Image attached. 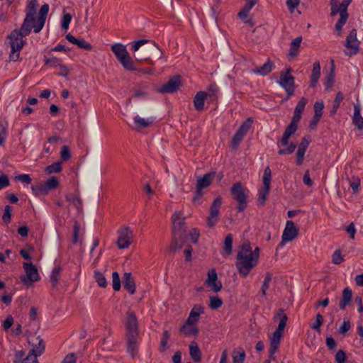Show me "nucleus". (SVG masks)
Wrapping results in <instances>:
<instances>
[{
	"label": "nucleus",
	"mask_w": 363,
	"mask_h": 363,
	"mask_svg": "<svg viewBox=\"0 0 363 363\" xmlns=\"http://www.w3.org/2000/svg\"><path fill=\"white\" fill-rule=\"evenodd\" d=\"M127 335H138V318L134 313H128L126 318L125 324Z\"/></svg>",
	"instance_id": "obj_21"
},
{
	"label": "nucleus",
	"mask_w": 363,
	"mask_h": 363,
	"mask_svg": "<svg viewBox=\"0 0 363 363\" xmlns=\"http://www.w3.org/2000/svg\"><path fill=\"white\" fill-rule=\"evenodd\" d=\"M45 65H48L50 67H57L60 65L61 60L55 57H45Z\"/></svg>",
	"instance_id": "obj_58"
},
{
	"label": "nucleus",
	"mask_w": 363,
	"mask_h": 363,
	"mask_svg": "<svg viewBox=\"0 0 363 363\" xmlns=\"http://www.w3.org/2000/svg\"><path fill=\"white\" fill-rule=\"evenodd\" d=\"M180 333L186 336L194 335L199 334V329L194 324H186V321L181 326Z\"/></svg>",
	"instance_id": "obj_34"
},
{
	"label": "nucleus",
	"mask_w": 363,
	"mask_h": 363,
	"mask_svg": "<svg viewBox=\"0 0 363 363\" xmlns=\"http://www.w3.org/2000/svg\"><path fill=\"white\" fill-rule=\"evenodd\" d=\"M119 236L117 240V245L120 249L128 248L132 243L133 232L128 227H123L118 231Z\"/></svg>",
	"instance_id": "obj_18"
},
{
	"label": "nucleus",
	"mask_w": 363,
	"mask_h": 363,
	"mask_svg": "<svg viewBox=\"0 0 363 363\" xmlns=\"http://www.w3.org/2000/svg\"><path fill=\"white\" fill-rule=\"evenodd\" d=\"M334 78L333 69H332L331 72L327 74L325 79L324 86L326 90H328L332 87L334 83Z\"/></svg>",
	"instance_id": "obj_55"
},
{
	"label": "nucleus",
	"mask_w": 363,
	"mask_h": 363,
	"mask_svg": "<svg viewBox=\"0 0 363 363\" xmlns=\"http://www.w3.org/2000/svg\"><path fill=\"white\" fill-rule=\"evenodd\" d=\"M38 6V0H30L26 9V17L22 23L23 29L26 30V28H30L31 30L36 22L35 14L37 7Z\"/></svg>",
	"instance_id": "obj_11"
},
{
	"label": "nucleus",
	"mask_w": 363,
	"mask_h": 363,
	"mask_svg": "<svg viewBox=\"0 0 363 363\" xmlns=\"http://www.w3.org/2000/svg\"><path fill=\"white\" fill-rule=\"evenodd\" d=\"M241 350L240 352H238L237 354L233 353V363H244L246 355L244 350L241 349Z\"/></svg>",
	"instance_id": "obj_57"
},
{
	"label": "nucleus",
	"mask_w": 363,
	"mask_h": 363,
	"mask_svg": "<svg viewBox=\"0 0 363 363\" xmlns=\"http://www.w3.org/2000/svg\"><path fill=\"white\" fill-rule=\"evenodd\" d=\"M170 338V335L168 330H164L160 342V351L164 352L167 348V342Z\"/></svg>",
	"instance_id": "obj_49"
},
{
	"label": "nucleus",
	"mask_w": 363,
	"mask_h": 363,
	"mask_svg": "<svg viewBox=\"0 0 363 363\" xmlns=\"http://www.w3.org/2000/svg\"><path fill=\"white\" fill-rule=\"evenodd\" d=\"M272 180V171L269 166L266 167L264 171L262 182L263 186L259 191V196L257 201L262 205L264 206L267 200V194L270 189V184Z\"/></svg>",
	"instance_id": "obj_12"
},
{
	"label": "nucleus",
	"mask_w": 363,
	"mask_h": 363,
	"mask_svg": "<svg viewBox=\"0 0 363 363\" xmlns=\"http://www.w3.org/2000/svg\"><path fill=\"white\" fill-rule=\"evenodd\" d=\"M23 25H21L19 30H13L9 35L10 40V46L11 52L10 57L12 60L16 61L19 57L18 52L23 48L26 44V41L23 40V37H26L31 33L32 30L30 28H26L27 30H22Z\"/></svg>",
	"instance_id": "obj_4"
},
{
	"label": "nucleus",
	"mask_w": 363,
	"mask_h": 363,
	"mask_svg": "<svg viewBox=\"0 0 363 363\" xmlns=\"http://www.w3.org/2000/svg\"><path fill=\"white\" fill-rule=\"evenodd\" d=\"M111 50L125 69L130 71L135 70L133 66V60L125 45L121 43L114 44L111 46Z\"/></svg>",
	"instance_id": "obj_6"
},
{
	"label": "nucleus",
	"mask_w": 363,
	"mask_h": 363,
	"mask_svg": "<svg viewBox=\"0 0 363 363\" xmlns=\"http://www.w3.org/2000/svg\"><path fill=\"white\" fill-rule=\"evenodd\" d=\"M123 284L124 288L130 294L135 293V283L130 272H125L123 276Z\"/></svg>",
	"instance_id": "obj_25"
},
{
	"label": "nucleus",
	"mask_w": 363,
	"mask_h": 363,
	"mask_svg": "<svg viewBox=\"0 0 363 363\" xmlns=\"http://www.w3.org/2000/svg\"><path fill=\"white\" fill-rule=\"evenodd\" d=\"M112 285L114 291H118L121 289V279L119 274L117 272H113L112 273Z\"/></svg>",
	"instance_id": "obj_51"
},
{
	"label": "nucleus",
	"mask_w": 363,
	"mask_h": 363,
	"mask_svg": "<svg viewBox=\"0 0 363 363\" xmlns=\"http://www.w3.org/2000/svg\"><path fill=\"white\" fill-rule=\"evenodd\" d=\"M138 335H127V350L133 357L137 352L138 345L137 338Z\"/></svg>",
	"instance_id": "obj_31"
},
{
	"label": "nucleus",
	"mask_w": 363,
	"mask_h": 363,
	"mask_svg": "<svg viewBox=\"0 0 363 363\" xmlns=\"http://www.w3.org/2000/svg\"><path fill=\"white\" fill-rule=\"evenodd\" d=\"M343 99H344L343 94L341 92H338L336 94V96H335V101H334V104H333V109L331 110V114L332 115L335 113V112L337 111V110L340 107L341 101H342Z\"/></svg>",
	"instance_id": "obj_53"
},
{
	"label": "nucleus",
	"mask_w": 363,
	"mask_h": 363,
	"mask_svg": "<svg viewBox=\"0 0 363 363\" xmlns=\"http://www.w3.org/2000/svg\"><path fill=\"white\" fill-rule=\"evenodd\" d=\"M153 121L154 119L152 118L145 119L141 118L138 115L134 117V123L136 129H141L149 127L150 125L153 123Z\"/></svg>",
	"instance_id": "obj_36"
},
{
	"label": "nucleus",
	"mask_w": 363,
	"mask_h": 363,
	"mask_svg": "<svg viewBox=\"0 0 363 363\" xmlns=\"http://www.w3.org/2000/svg\"><path fill=\"white\" fill-rule=\"evenodd\" d=\"M298 235V229L295 226L294 223L289 220L286 223V226L281 235V241L279 243L280 247H283L286 242H291Z\"/></svg>",
	"instance_id": "obj_15"
},
{
	"label": "nucleus",
	"mask_w": 363,
	"mask_h": 363,
	"mask_svg": "<svg viewBox=\"0 0 363 363\" xmlns=\"http://www.w3.org/2000/svg\"><path fill=\"white\" fill-rule=\"evenodd\" d=\"M352 298V291L350 288L346 287L343 289L342 297L339 303L341 310H345L347 306L350 305Z\"/></svg>",
	"instance_id": "obj_28"
},
{
	"label": "nucleus",
	"mask_w": 363,
	"mask_h": 363,
	"mask_svg": "<svg viewBox=\"0 0 363 363\" xmlns=\"http://www.w3.org/2000/svg\"><path fill=\"white\" fill-rule=\"evenodd\" d=\"M172 239L170 244L169 250L172 252H175L178 249L181 248L184 243L186 235L184 218L182 217L180 212H175L172 217Z\"/></svg>",
	"instance_id": "obj_2"
},
{
	"label": "nucleus",
	"mask_w": 363,
	"mask_h": 363,
	"mask_svg": "<svg viewBox=\"0 0 363 363\" xmlns=\"http://www.w3.org/2000/svg\"><path fill=\"white\" fill-rule=\"evenodd\" d=\"M308 103V99L305 97H301L298 101L294 111L302 113Z\"/></svg>",
	"instance_id": "obj_62"
},
{
	"label": "nucleus",
	"mask_w": 363,
	"mask_h": 363,
	"mask_svg": "<svg viewBox=\"0 0 363 363\" xmlns=\"http://www.w3.org/2000/svg\"><path fill=\"white\" fill-rule=\"evenodd\" d=\"M247 189L240 183L236 182L233 184L230 193L233 198L238 202L236 207L238 212L244 211L247 206Z\"/></svg>",
	"instance_id": "obj_7"
},
{
	"label": "nucleus",
	"mask_w": 363,
	"mask_h": 363,
	"mask_svg": "<svg viewBox=\"0 0 363 363\" xmlns=\"http://www.w3.org/2000/svg\"><path fill=\"white\" fill-rule=\"evenodd\" d=\"M23 268L26 274L21 275L20 279L23 284L31 286L33 282L40 280V277L38 269L32 262H24L23 264Z\"/></svg>",
	"instance_id": "obj_9"
},
{
	"label": "nucleus",
	"mask_w": 363,
	"mask_h": 363,
	"mask_svg": "<svg viewBox=\"0 0 363 363\" xmlns=\"http://www.w3.org/2000/svg\"><path fill=\"white\" fill-rule=\"evenodd\" d=\"M31 189H32L33 193L35 196L46 195V194H48L44 183L43 184H37V185H33L31 186Z\"/></svg>",
	"instance_id": "obj_44"
},
{
	"label": "nucleus",
	"mask_w": 363,
	"mask_h": 363,
	"mask_svg": "<svg viewBox=\"0 0 363 363\" xmlns=\"http://www.w3.org/2000/svg\"><path fill=\"white\" fill-rule=\"evenodd\" d=\"M218 87L216 84H212L209 86L208 92V98L210 101H214L218 98Z\"/></svg>",
	"instance_id": "obj_43"
},
{
	"label": "nucleus",
	"mask_w": 363,
	"mask_h": 363,
	"mask_svg": "<svg viewBox=\"0 0 363 363\" xmlns=\"http://www.w3.org/2000/svg\"><path fill=\"white\" fill-rule=\"evenodd\" d=\"M194 197L192 199V202L195 205H201L202 203L201 197L203 195V189H199L196 186V190L194 194Z\"/></svg>",
	"instance_id": "obj_50"
},
{
	"label": "nucleus",
	"mask_w": 363,
	"mask_h": 363,
	"mask_svg": "<svg viewBox=\"0 0 363 363\" xmlns=\"http://www.w3.org/2000/svg\"><path fill=\"white\" fill-rule=\"evenodd\" d=\"M62 271L61 267H55L50 274V281L52 286H56L60 279V273Z\"/></svg>",
	"instance_id": "obj_42"
},
{
	"label": "nucleus",
	"mask_w": 363,
	"mask_h": 363,
	"mask_svg": "<svg viewBox=\"0 0 363 363\" xmlns=\"http://www.w3.org/2000/svg\"><path fill=\"white\" fill-rule=\"evenodd\" d=\"M302 41V37L299 36L294 39L290 45L289 55L291 57H296L299 52V48Z\"/></svg>",
	"instance_id": "obj_37"
},
{
	"label": "nucleus",
	"mask_w": 363,
	"mask_h": 363,
	"mask_svg": "<svg viewBox=\"0 0 363 363\" xmlns=\"http://www.w3.org/2000/svg\"><path fill=\"white\" fill-rule=\"evenodd\" d=\"M62 170V162L58 161L50 165H48L45 168V171L48 174L57 173Z\"/></svg>",
	"instance_id": "obj_47"
},
{
	"label": "nucleus",
	"mask_w": 363,
	"mask_h": 363,
	"mask_svg": "<svg viewBox=\"0 0 363 363\" xmlns=\"http://www.w3.org/2000/svg\"><path fill=\"white\" fill-rule=\"evenodd\" d=\"M44 184L45 186V188L49 192L51 190L55 189L59 186V180L55 176L50 177L48 178L45 182Z\"/></svg>",
	"instance_id": "obj_38"
},
{
	"label": "nucleus",
	"mask_w": 363,
	"mask_h": 363,
	"mask_svg": "<svg viewBox=\"0 0 363 363\" xmlns=\"http://www.w3.org/2000/svg\"><path fill=\"white\" fill-rule=\"evenodd\" d=\"M28 342L31 345L32 349L29 351L27 356L37 358L44 353L45 350V342L40 336L35 337L34 339H32L31 341L29 340Z\"/></svg>",
	"instance_id": "obj_19"
},
{
	"label": "nucleus",
	"mask_w": 363,
	"mask_h": 363,
	"mask_svg": "<svg viewBox=\"0 0 363 363\" xmlns=\"http://www.w3.org/2000/svg\"><path fill=\"white\" fill-rule=\"evenodd\" d=\"M7 123L6 122H0V145H2L4 143V141L7 136Z\"/></svg>",
	"instance_id": "obj_48"
},
{
	"label": "nucleus",
	"mask_w": 363,
	"mask_h": 363,
	"mask_svg": "<svg viewBox=\"0 0 363 363\" xmlns=\"http://www.w3.org/2000/svg\"><path fill=\"white\" fill-rule=\"evenodd\" d=\"M233 235L229 233L225 236V238L223 242V251L227 255H230L232 253L233 250Z\"/></svg>",
	"instance_id": "obj_39"
},
{
	"label": "nucleus",
	"mask_w": 363,
	"mask_h": 363,
	"mask_svg": "<svg viewBox=\"0 0 363 363\" xmlns=\"http://www.w3.org/2000/svg\"><path fill=\"white\" fill-rule=\"evenodd\" d=\"M347 356L345 352L342 350H338L335 356V359L337 363H345Z\"/></svg>",
	"instance_id": "obj_63"
},
{
	"label": "nucleus",
	"mask_w": 363,
	"mask_h": 363,
	"mask_svg": "<svg viewBox=\"0 0 363 363\" xmlns=\"http://www.w3.org/2000/svg\"><path fill=\"white\" fill-rule=\"evenodd\" d=\"M253 123V119L252 118H247L241 125L239 127L238 130L237 131H238L239 133L243 134L244 135H245L247 134V133L248 132V130H250V128H251L252 125Z\"/></svg>",
	"instance_id": "obj_40"
},
{
	"label": "nucleus",
	"mask_w": 363,
	"mask_h": 363,
	"mask_svg": "<svg viewBox=\"0 0 363 363\" xmlns=\"http://www.w3.org/2000/svg\"><path fill=\"white\" fill-rule=\"evenodd\" d=\"M222 203L223 199L220 196H218L213 201L210 206L209 215L206 218V225L208 228H213L218 221Z\"/></svg>",
	"instance_id": "obj_10"
},
{
	"label": "nucleus",
	"mask_w": 363,
	"mask_h": 363,
	"mask_svg": "<svg viewBox=\"0 0 363 363\" xmlns=\"http://www.w3.org/2000/svg\"><path fill=\"white\" fill-rule=\"evenodd\" d=\"M352 1V0H343L342 2L339 4V13L340 16L335 26L336 35L337 36H341L342 27L348 19L349 14L347 13V8Z\"/></svg>",
	"instance_id": "obj_13"
},
{
	"label": "nucleus",
	"mask_w": 363,
	"mask_h": 363,
	"mask_svg": "<svg viewBox=\"0 0 363 363\" xmlns=\"http://www.w3.org/2000/svg\"><path fill=\"white\" fill-rule=\"evenodd\" d=\"M245 136V135H244L243 134L239 133L238 131H236L231 140V147L233 149H236L239 146L240 142L243 140Z\"/></svg>",
	"instance_id": "obj_46"
},
{
	"label": "nucleus",
	"mask_w": 363,
	"mask_h": 363,
	"mask_svg": "<svg viewBox=\"0 0 363 363\" xmlns=\"http://www.w3.org/2000/svg\"><path fill=\"white\" fill-rule=\"evenodd\" d=\"M320 77V65L318 61H316L313 65V69L310 76V85L311 88L316 86L319 78Z\"/></svg>",
	"instance_id": "obj_29"
},
{
	"label": "nucleus",
	"mask_w": 363,
	"mask_h": 363,
	"mask_svg": "<svg viewBox=\"0 0 363 363\" xmlns=\"http://www.w3.org/2000/svg\"><path fill=\"white\" fill-rule=\"evenodd\" d=\"M352 123L359 130L363 129V118L361 116L360 106L359 105H354V106Z\"/></svg>",
	"instance_id": "obj_35"
},
{
	"label": "nucleus",
	"mask_w": 363,
	"mask_h": 363,
	"mask_svg": "<svg viewBox=\"0 0 363 363\" xmlns=\"http://www.w3.org/2000/svg\"><path fill=\"white\" fill-rule=\"evenodd\" d=\"M223 301L218 296L210 297L209 307L211 309H218L221 307Z\"/></svg>",
	"instance_id": "obj_52"
},
{
	"label": "nucleus",
	"mask_w": 363,
	"mask_h": 363,
	"mask_svg": "<svg viewBox=\"0 0 363 363\" xmlns=\"http://www.w3.org/2000/svg\"><path fill=\"white\" fill-rule=\"evenodd\" d=\"M189 354L194 362H200L201 361V352L195 341L189 345Z\"/></svg>",
	"instance_id": "obj_32"
},
{
	"label": "nucleus",
	"mask_w": 363,
	"mask_h": 363,
	"mask_svg": "<svg viewBox=\"0 0 363 363\" xmlns=\"http://www.w3.org/2000/svg\"><path fill=\"white\" fill-rule=\"evenodd\" d=\"M181 86V77L174 75L165 84L160 86L157 91L160 94H172L177 92Z\"/></svg>",
	"instance_id": "obj_16"
},
{
	"label": "nucleus",
	"mask_w": 363,
	"mask_h": 363,
	"mask_svg": "<svg viewBox=\"0 0 363 363\" xmlns=\"http://www.w3.org/2000/svg\"><path fill=\"white\" fill-rule=\"evenodd\" d=\"M277 316L280 318V320L276 330L272 333V335L270 337V347L269 350V357L271 359L274 360L276 359L275 353L277 352L281 338L282 336V333L286 326L288 317L286 314L284 313L282 309H280L277 313Z\"/></svg>",
	"instance_id": "obj_5"
},
{
	"label": "nucleus",
	"mask_w": 363,
	"mask_h": 363,
	"mask_svg": "<svg viewBox=\"0 0 363 363\" xmlns=\"http://www.w3.org/2000/svg\"><path fill=\"white\" fill-rule=\"evenodd\" d=\"M49 5L48 4H43L39 11L38 18L33 26V31L35 33H39L45 26L46 18L49 11Z\"/></svg>",
	"instance_id": "obj_20"
},
{
	"label": "nucleus",
	"mask_w": 363,
	"mask_h": 363,
	"mask_svg": "<svg viewBox=\"0 0 363 363\" xmlns=\"http://www.w3.org/2000/svg\"><path fill=\"white\" fill-rule=\"evenodd\" d=\"M66 39L71 43L77 45L78 48L81 49H84L85 50H91L92 49V45L86 42L84 38H76L71 33H68L66 35Z\"/></svg>",
	"instance_id": "obj_27"
},
{
	"label": "nucleus",
	"mask_w": 363,
	"mask_h": 363,
	"mask_svg": "<svg viewBox=\"0 0 363 363\" xmlns=\"http://www.w3.org/2000/svg\"><path fill=\"white\" fill-rule=\"evenodd\" d=\"M274 67V63L268 59V60L260 67H257L255 69H252V72L255 74H259L262 76L267 75L272 70Z\"/></svg>",
	"instance_id": "obj_33"
},
{
	"label": "nucleus",
	"mask_w": 363,
	"mask_h": 363,
	"mask_svg": "<svg viewBox=\"0 0 363 363\" xmlns=\"http://www.w3.org/2000/svg\"><path fill=\"white\" fill-rule=\"evenodd\" d=\"M253 123V119L252 118H247L241 125L239 127L238 130L237 131H238L239 133L243 134L244 135H245L247 134V133L248 132V130H250V128H251L252 125Z\"/></svg>",
	"instance_id": "obj_41"
},
{
	"label": "nucleus",
	"mask_w": 363,
	"mask_h": 363,
	"mask_svg": "<svg viewBox=\"0 0 363 363\" xmlns=\"http://www.w3.org/2000/svg\"><path fill=\"white\" fill-rule=\"evenodd\" d=\"M72 16L70 13H64L62 19V23H61V26L63 29H65V30L68 29L69 25L72 20Z\"/></svg>",
	"instance_id": "obj_60"
},
{
	"label": "nucleus",
	"mask_w": 363,
	"mask_h": 363,
	"mask_svg": "<svg viewBox=\"0 0 363 363\" xmlns=\"http://www.w3.org/2000/svg\"><path fill=\"white\" fill-rule=\"evenodd\" d=\"M11 211H12L11 206H10L9 205H7L5 206L4 213L2 216V219L6 224H8L11 222Z\"/></svg>",
	"instance_id": "obj_59"
},
{
	"label": "nucleus",
	"mask_w": 363,
	"mask_h": 363,
	"mask_svg": "<svg viewBox=\"0 0 363 363\" xmlns=\"http://www.w3.org/2000/svg\"><path fill=\"white\" fill-rule=\"evenodd\" d=\"M204 313V308L201 305H195L186 319V324L195 325L199 320L200 315Z\"/></svg>",
	"instance_id": "obj_23"
},
{
	"label": "nucleus",
	"mask_w": 363,
	"mask_h": 363,
	"mask_svg": "<svg viewBox=\"0 0 363 363\" xmlns=\"http://www.w3.org/2000/svg\"><path fill=\"white\" fill-rule=\"evenodd\" d=\"M257 264V262L252 257L237 255L235 266L241 277H246Z\"/></svg>",
	"instance_id": "obj_8"
},
{
	"label": "nucleus",
	"mask_w": 363,
	"mask_h": 363,
	"mask_svg": "<svg viewBox=\"0 0 363 363\" xmlns=\"http://www.w3.org/2000/svg\"><path fill=\"white\" fill-rule=\"evenodd\" d=\"M65 199L68 202L72 203L74 206L77 211H82V200L78 190H76L74 193L66 194Z\"/></svg>",
	"instance_id": "obj_24"
},
{
	"label": "nucleus",
	"mask_w": 363,
	"mask_h": 363,
	"mask_svg": "<svg viewBox=\"0 0 363 363\" xmlns=\"http://www.w3.org/2000/svg\"><path fill=\"white\" fill-rule=\"evenodd\" d=\"M324 321L323 316L320 313H318L315 317V320L313 323V325H311V328L313 330H315L317 332L320 331V328L323 325Z\"/></svg>",
	"instance_id": "obj_54"
},
{
	"label": "nucleus",
	"mask_w": 363,
	"mask_h": 363,
	"mask_svg": "<svg viewBox=\"0 0 363 363\" xmlns=\"http://www.w3.org/2000/svg\"><path fill=\"white\" fill-rule=\"evenodd\" d=\"M301 113L298 111H294V115L292 117V120L289 125L286 128L283 136L280 141L277 143L279 147L280 146H287L286 148L279 149L278 151V154L280 155H290L293 153L296 147V145L294 143H291L289 144V140L290 137L294 134L298 128V123L301 120Z\"/></svg>",
	"instance_id": "obj_3"
},
{
	"label": "nucleus",
	"mask_w": 363,
	"mask_h": 363,
	"mask_svg": "<svg viewBox=\"0 0 363 363\" xmlns=\"http://www.w3.org/2000/svg\"><path fill=\"white\" fill-rule=\"evenodd\" d=\"M291 69L289 68L285 73L281 72L280 76L279 84L285 89L287 94V98L294 93V77L290 75Z\"/></svg>",
	"instance_id": "obj_17"
},
{
	"label": "nucleus",
	"mask_w": 363,
	"mask_h": 363,
	"mask_svg": "<svg viewBox=\"0 0 363 363\" xmlns=\"http://www.w3.org/2000/svg\"><path fill=\"white\" fill-rule=\"evenodd\" d=\"M218 276L216 270L212 269L208 272V278L206 281V284L208 286H211L213 290L216 292L219 291L222 289L221 282L217 281Z\"/></svg>",
	"instance_id": "obj_22"
},
{
	"label": "nucleus",
	"mask_w": 363,
	"mask_h": 363,
	"mask_svg": "<svg viewBox=\"0 0 363 363\" xmlns=\"http://www.w3.org/2000/svg\"><path fill=\"white\" fill-rule=\"evenodd\" d=\"M94 278L100 287L106 288L107 286V281L103 273L99 271H95Z\"/></svg>",
	"instance_id": "obj_45"
},
{
	"label": "nucleus",
	"mask_w": 363,
	"mask_h": 363,
	"mask_svg": "<svg viewBox=\"0 0 363 363\" xmlns=\"http://www.w3.org/2000/svg\"><path fill=\"white\" fill-rule=\"evenodd\" d=\"M216 176L215 172L205 174L202 177L197 179L196 185L199 189H205L209 186L213 182Z\"/></svg>",
	"instance_id": "obj_26"
},
{
	"label": "nucleus",
	"mask_w": 363,
	"mask_h": 363,
	"mask_svg": "<svg viewBox=\"0 0 363 363\" xmlns=\"http://www.w3.org/2000/svg\"><path fill=\"white\" fill-rule=\"evenodd\" d=\"M360 42L357 38V30L352 29L346 38L345 46L350 50L349 52L345 51V55L348 56L354 55L359 50Z\"/></svg>",
	"instance_id": "obj_14"
},
{
	"label": "nucleus",
	"mask_w": 363,
	"mask_h": 363,
	"mask_svg": "<svg viewBox=\"0 0 363 363\" xmlns=\"http://www.w3.org/2000/svg\"><path fill=\"white\" fill-rule=\"evenodd\" d=\"M60 156L62 160L67 161L71 157L70 150L68 146L63 145L60 152Z\"/></svg>",
	"instance_id": "obj_64"
},
{
	"label": "nucleus",
	"mask_w": 363,
	"mask_h": 363,
	"mask_svg": "<svg viewBox=\"0 0 363 363\" xmlns=\"http://www.w3.org/2000/svg\"><path fill=\"white\" fill-rule=\"evenodd\" d=\"M272 274L270 273H267L262 286V296H266L267 290L269 289V283L272 281Z\"/></svg>",
	"instance_id": "obj_56"
},
{
	"label": "nucleus",
	"mask_w": 363,
	"mask_h": 363,
	"mask_svg": "<svg viewBox=\"0 0 363 363\" xmlns=\"http://www.w3.org/2000/svg\"><path fill=\"white\" fill-rule=\"evenodd\" d=\"M208 98V94L205 91H199L194 96V106L196 111H201L204 108L205 100Z\"/></svg>",
	"instance_id": "obj_30"
},
{
	"label": "nucleus",
	"mask_w": 363,
	"mask_h": 363,
	"mask_svg": "<svg viewBox=\"0 0 363 363\" xmlns=\"http://www.w3.org/2000/svg\"><path fill=\"white\" fill-rule=\"evenodd\" d=\"M134 51L138 52L135 58L138 61H149L150 64L154 65V62L150 60L151 55L162 58V52L155 43L147 40H140L135 41L132 46Z\"/></svg>",
	"instance_id": "obj_1"
},
{
	"label": "nucleus",
	"mask_w": 363,
	"mask_h": 363,
	"mask_svg": "<svg viewBox=\"0 0 363 363\" xmlns=\"http://www.w3.org/2000/svg\"><path fill=\"white\" fill-rule=\"evenodd\" d=\"M251 250L252 248L250 242L244 243L242 245L240 250L238 252V255H241L242 256H250Z\"/></svg>",
	"instance_id": "obj_61"
}]
</instances>
